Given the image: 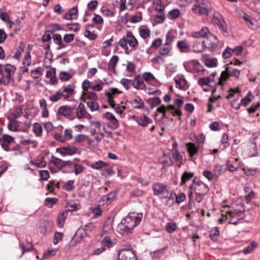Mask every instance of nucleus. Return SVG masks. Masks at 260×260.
Returning <instances> with one entry per match:
<instances>
[{
    "label": "nucleus",
    "mask_w": 260,
    "mask_h": 260,
    "mask_svg": "<svg viewBox=\"0 0 260 260\" xmlns=\"http://www.w3.org/2000/svg\"><path fill=\"white\" fill-rule=\"evenodd\" d=\"M143 216L142 213H129L118 224L117 231L123 236L132 234L134 229L140 223Z\"/></svg>",
    "instance_id": "1"
},
{
    "label": "nucleus",
    "mask_w": 260,
    "mask_h": 260,
    "mask_svg": "<svg viewBox=\"0 0 260 260\" xmlns=\"http://www.w3.org/2000/svg\"><path fill=\"white\" fill-rule=\"evenodd\" d=\"M1 147L5 151H13V154L15 155L22 154V152L20 148V145L15 142V138L8 134L3 135Z\"/></svg>",
    "instance_id": "2"
},
{
    "label": "nucleus",
    "mask_w": 260,
    "mask_h": 260,
    "mask_svg": "<svg viewBox=\"0 0 260 260\" xmlns=\"http://www.w3.org/2000/svg\"><path fill=\"white\" fill-rule=\"evenodd\" d=\"M119 46L124 49L125 53L128 54L129 52L127 44L132 48L133 50L137 49L138 42L131 31H127L126 36L121 38L118 42Z\"/></svg>",
    "instance_id": "3"
},
{
    "label": "nucleus",
    "mask_w": 260,
    "mask_h": 260,
    "mask_svg": "<svg viewBox=\"0 0 260 260\" xmlns=\"http://www.w3.org/2000/svg\"><path fill=\"white\" fill-rule=\"evenodd\" d=\"M194 14L207 16L212 11L211 4L204 0H196L191 8Z\"/></svg>",
    "instance_id": "4"
},
{
    "label": "nucleus",
    "mask_w": 260,
    "mask_h": 260,
    "mask_svg": "<svg viewBox=\"0 0 260 260\" xmlns=\"http://www.w3.org/2000/svg\"><path fill=\"white\" fill-rule=\"evenodd\" d=\"M16 71V68L15 66L10 64H6L4 67V71L2 70V77L0 80V83L2 84L8 85L11 82H14L12 76Z\"/></svg>",
    "instance_id": "5"
},
{
    "label": "nucleus",
    "mask_w": 260,
    "mask_h": 260,
    "mask_svg": "<svg viewBox=\"0 0 260 260\" xmlns=\"http://www.w3.org/2000/svg\"><path fill=\"white\" fill-rule=\"evenodd\" d=\"M194 189L196 196H205L209 191L208 187L201 181H196V179L192 180L191 183Z\"/></svg>",
    "instance_id": "6"
},
{
    "label": "nucleus",
    "mask_w": 260,
    "mask_h": 260,
    "mask_svg": "<svg viewBox=\"0 0 260 260\" xmlns=\"http://www.w3.org/2000/svg\"><path fill=\"white\" fill-rule=\"evenodd\" d=\"M77 148L72 145H67L56 149V152L60 153L62 156L72 155L77 153Z\"/></svg>",
    "instance_id": "7"
},
{
    "label": "nucleus",
    "mask_w": 260,
    "mask_h": 260,
    "mask_svg": "<svg viewBox=\"0 0 260 260\" xmlns=\"http://www.w3.org/2000/svg\"><path fill=\"white\" fill-rule=\"evenodd\" d=\"M118 260H137L136 253L129 249H122L119 252Z\"/></svg>",
    "instance_id": "8"
},
{
    "label": "nucleus",
    "mask_w": 260,
    "mask_h": 260,
    "mask_svg": "<svg viewBox=\"0 0 260 260\" xmlns=\"http://www.w3.org/2000/svg\"><path fill=\"white\" fill-rule=\"evenodd\" d=\"M94 225L92 223H89L83 227L80 228L76 232V236H79V238L83 239L88 235L89 232H91L94 228Z\"/></svg>",
    "instance_id": "9"
},
{
    "label": "nucleus",
    "mask_w": 260,
    "mask_h": 260,
    "mask_svg": "<svg viewBox=\"0 0 260 260\" xmlns=\"http://www.w3.org/2000/svg\"><path fill=\"white\" fill-rule=\"evenodd\" d=\"M184 68L188 72H200L204 71L203 67L197 60H192L189 64L184 66Z\"/></svg>",
    "instance_id": "10"
},
{
    "label": "nucleus",
    "mask_w": 260,
    "mask_h": 260,
    "mask_svg": "<svg viewBox=\"0 0 260 260\" xmlns=\"http://www.w3.org/2000/svg\"><path fill=\"white\" fill-rule=\"evenodd\" d=\"M153 190L154 194L156 196H167L168 194V190L167 188V186L161 183H157L153 184Z\"/></svg>",
    "instance_id": "11"
},
{
    "label": "nucleus",
    "mask_w": 260,
    "mask_h": 260,
    "mask_svg": "<svg viewBox=\"0 0 260 260\" xmlns=\"http://www.w3.org/2000/svg\"><path fill=\"white\" fill-rule=\"evenodd\" d=\"M62 93L64 100H67L69 97L74 94L76 85L74 83L69 84L67 85H64L63 87Z\"/></svg>",
    "instance_id": "12"
},
{
    "label": "nucleus",
    "mask_w": 260,
    "mask_h": 260,
    "mask_svg": "<svg viewBox=\"0 0 260 260\" xmlns=\"http://www.w3.org/2000/svg\"><path fill=\"white\" fill-rule=\"evenodd\" d=\"M75 108L76 106L72 107L68 105L61 106L59 107L57 114L67 117L71 115L73 111L75 110Z\"/></svg>",
    "instance_id": "13"
},
{
    "label": "nucleus",
    "mask_w": 260,
    "mask_h": 260,
    "mask_svg": "<svg viewBox=\"0 0 260 260\" xmlns=\"http://www.w3.org/2000/svg\"><path fill=\"white\" fill-rule=\"evenodd\" d=\"M132 86L137 90H145L146 86L140 75L136 76L135 79L132 80Z\"/></svg>",
    "instance_id": "14"
},
{
    "label": "nucleus",
    "mask_w": 260,
    "mask_h": 260,
    "mask_svg": "<svg viewBox=\"0 0 260 260\" xmlns=\"http://www.w3.org/2000/svg\"><path fill=\"white\" fill-rule=\"evenodd\" d=\"M176 47L181 53H186L191 51L188 42L185 39L178 41Z\"/></svg>",
    "instance_id": "15"
},
{
    "label": "nucleus",
    "mask_w": 260,
    "mask_h": 260,
    "mask_svg": "<svg viewBox=\"0 0 260 260\" xmlns=\"http://www.w3.org/2000/svg\"><path fill=\"white\" fill-rule=\"evenodd\" d=\"M176 86L180 89L186 90L188 88V85L184 77L182 76L175 79Z\"/></svg>",
    "instance_id": "16"
},
{
    "label": "nucleus",
    "mask_w": 260,
    "mask_h": 260,
    "mask_svg": "<svg viewBox=\"0 0 260 260\" xmlns=\"http://www.w3.org/2000/svg\"><path fill=\"white\" fill-rule=\"evenodd\" d=\"M70 210H67L59 213L57 217V225L59 228H62L64 225L65 220L67 218L69 212Z\"/></svg>",
    "instance_id": "17"
},
{
    "label": "nucleus",
    "mask_w": 260,
    "mask_h": 260,
    "mask_svg": "<svg viewBox=\"0 0 260 260\" xmlns=\"http://www.w3.org/2000/svg\"><path fill=\"white\" fill-rule=\"evenodd\" d=\"M56 74V69L54 68H51L46 72V77L50 79V83L52 85H55L58 83Z\"/></svg>",
    "instance_id": "18"
},
{
    "label": "nucleus",
    "mask_w": 260,
    "mask_h": 260,
    "mask_svg": "<svg viewBox=\"0 0 260 260\" xmlns=\"http://www.w3.org/2000/svg\"><path fill=\"white\" fill-rule=\"evenodd\" d=\"M198 83L202 87L208 86L212 87L213 86H216V85H214L215 82H214V79H211L209 77L199 78Z\"/></svg>",
    "instance_id": "19"
},
{
    "label": "nucleus",
    "mask_w": 260,
    "mask_h": 260,
    "mask_svg": "<svg viewBox=\"0 0 260 260\" xmlns=\"http://www.w3.org/2000/svg\"><path fill=\"white\" fill-rule=\"evenodd\" d=\"M210 31L207 27H203L201 30L191 33V37L194 38H207Z\"/></svg>",
    "instance_id": "20"
},
{
    "label": "nucleus",
    "mask_w": 260,
    "mask_h": 260,
    "mask_svg": "<svg viewBox=\"0 0 260 260\" xmlns=\"http://www.w3.org/2000/svg\"><path fill=\"white\" fill-rule=\"evenodd\" d=\"M78 7H74L63 16V18L67 20L76 19L78 17Z\"/></svg>",
    "instance_id": "21"
},
{
    "label": "nucleus",
    "mask_w": 260,
    "mask_h": 260,
    "mask_svg": "<svg viewBox=\"0 0 260 260\" xmlns=\"http://www.w3.org/2000/svg\"><path fill=\"white\" fill-rule=\"evenodd\" d=\"M136 120L142 126H147L148 124L152 122V119L145 115H142L136 117Z\"/></svg>",
    "instance_id": "22"
},
{
    "label": "nucleus",
    "mask_w": 260,
    "mask_h": 260,
    "mask_svg": "<svg viewBox=\"0 0 260 260\" xmlns=\"http://www.w3.org/2000/svg\"><path fill=\"white\" fill-rule=\"evenodd\" d=\"M76 110V117L78 119H83L85 117V115L87 113V111L85 110V106L80 103L78 107L75 108Z\"/></svg>",
    "instance_id": "23"
},
{
    "label": "nucleus",
    "mask_w": 260,
    "mask_h": 260,
    "mask_svg": "<svg viewBox=\"0 0 260 260\" xmlns=\"http://www.w3.org/2000/svg\"><path fill=\"white\" fill-rule=\"evenodd\" d=\"M122 92L119 90L117 88L111 87L107 89L105 91V94L106 96L108 98V99H114V98Z\"/></svg>",
    "instance_id": "24"
},
{
    "label": "nucleus",
    "mask_w": 260,
    "mask_h": 260,
    "mask_svg": "<svg viewBox=\"0 0 260 260\" xmlns=\"http://www.w3.org/2000/svg\"><path fill=\"white\" fill-rule=\"evenodd\" d=\"M206 48V45L205 44L204 41H197L194 42L192 46L193 51L194 53H201L203 52Z\"/></svg>",
    "instance_id": "25"
},
{
    "label": "nucleus",
    "mask_w": 260,
    "mask_h": 260,
    "mask_svg": "<svg viewBox=\"0 0 260 260\" xmlns=\"http://www.w3.org/2000/svg\"><path fill=\"white\" fill-rule=\"evenodd\" d=\"M82 100L85 102L86 100H91L92 101H96L98 99V95L94 92L86 91L82 93Z\"/></svg>",
    "instance_id": "26"
},
{
    "label": "nucleus",
    "mask_w": 260,
    "mask_h": 260,
    "mask_svg": "<svg viewBox=\"0 0 260 260\" xmlns=\"http://www.w3.org/2000/svg\"><path fill=\"white\" fill-rule=\"evenodd\" d=\"M207 45L206 48L210 50H214L217 46L218 41L217 37L215 36L212 35L209 40H207Z\"/></svg>",
    "instance_id": "27"
},
{
    "label": "nucleus",
    "mask_w": 260,
    "mask_h": 260,
    "mask_svg": "<svg viewBox=\"0 0 260 260\" xmlns=\"http://www.w3.org/2000/svg\"><path fill=\"white\" fill-rule=\"evenodd\" d=\"M186 146L189 156L192 157L198 152L200 145L198 144L197 146L194 143H188L186 144Z\"/></svg>",
    "instance_id": "28"
},
{
    "label": "nucleus",
    "mask_w": 260,
    "mask_h": 260,
    "mask_svg": "<svg viewBox=\"0 0 260 260\" xmlns=\"http://www.w3.org/2000/svg\"><path fill=\"white\" fill-rule=\"evenodd\" d=\"M105 117L107 119L109 120L112 124L114 129L117 128L119 126L118 120L115 118L113 114L110 112H106L105 114Z\"/></svg>",
    "instance_id": "29"
},
{
    "label": "nucleus",
    "mask_w": 260,
    "mask_h": 260,
    "mask_svg": "<svg viewBox=\"0 0 260 260\" xmlns=\"http://www.w3.org/2000/svg\"><path fill=\"white\" fill-rule=\"evenodd\" d=\"M194 176V173L190 172H184L181 175L180 185L185 184L186 182L190 180Z\"/></svg>",
    "instance_id": "30"
},
{
    "label": "nucleus",
    "mask_w": 260,
    "mask_h": 260,
    "mask_svg": "<svg viewBox=\"0 0 260 260\" xmlns=\"http://www.w3.org/2000/svg\"><path fill=\"white\" fill-rule=\"evenodd\" d=\"M114 244L115 242L111 240L110 238L108 236H105L101 242V246L105 248V250L112 247Z\"/></svg>",
    "instance_id": "31"
},
{
    "label": "nucleus",
    "mask_w": 260,
    "mask_h": 260,
    "mask_svg": "<svg viewBox=\"0 0 260 260\" xmlns=\"http://www.w3.org/2000/svg\"><path fill=\"white\" fill-rule=\"evenodd\" d=\"M245 14V23H246L247 25L252 29H256L259 28L258 22L255 19H249L246 16Z\"/></svg>",
    "instance_id": "32"
},
{
    "label": "nucleus",
    "mask_w": 260,
    "mask_h": 260,
    "mask_svg": "<svg viewBox=\"0 0 260 260\" xmlns=\"http://www.w3.org/2000/svg\"><path fill=\"white\" fill-rule=\"evenodd\" d=\"M247 150L248 151V156H255L256 154L257 151V146L256 145V142L253 141L251 142L249 145H247Z\"/></svg>",
    "instance_id": "33"
},
{
    "label": "nucleus",
    "mask_w": 260,
    "mask_h": 260,
    "mask_svg": "<svg viewBox=\"0 0 260 260\" xmlns=\"http://www.w3.org/2000/svg\"><path fill=\"white\" fill-rule=\"evenodd\" d=\"M62 159L54 156H52L50 160V162L53 164L59 171L62 169Z\"/></svg>",
    "instance_id": "34"
},
{
    "label": "nucleus",
    "mask_w": 260,
    "mask_h": 260,
    "mask_svg": "<svg viewBox=\"0 0 260 260\" xmlns=\"http://www.w3.org/2000/svg\"><path fill=\"white\" fill-rule=\"evenodd\" d=\"M227 70L228 69H226V70L222 72L220 76L218 79V82L215 83L214 85H216V86L222 85L223 84L222 82L223 81H226L229 78L230 74L227 72Z\"/></svg>",
    "instance_id": "35"
},
{
    "label": "nucleus",
    "mask_w": 260,
    "mask_h": 260,
    "mask_svg": "<svg viewBox=\"0 0 260 260\" xmlns=\"http://www.w3.org/2000/svg\"><path fill=\"white\" fill-rule=\"evenodd\" d=\"M103 15L107 18H111L113 17L115 13L114 11L108 9L105 7H102L100 10Z\"/></svg>",
    "instance_id": "36"
},
{
    "label": "nucleus",
    "mask_w": 260,
    "mask_h": 260,
    "mask_svg": "<svg viewBox=\"0 0 260 260\" xmlns=\"http://www.w3.org/2000/svg\"><path fill=\"white\" fill-rule=\"evenodd\" d=\"M118 60L119 57L118 56L114 55L112 56L108 64V70H114L117 65Z\"/></svg>",
    "instance_id": "37"
},
{
    "label": "nucleus",
    "mask_w": 260,
    "mask_h": 260,
    "mask_svg": "<svg viewBox=\"0 0 260 260\" xmlns=\"http://www.w3.org/2000/svg\"><path fill=\"white\" fill-rule=\"evenodd\" d=\"M226 170V168L225 166L217 164L215 165L214 167L213 172L214 175L216 176H219L223 174Z\"/></svg>",
    "instance_id": "38"
},
{
    "label": "nucleus",
    "mask_w": 260,
    "mask_h": 260,
    "mask_svg": "<svg viewBox=\"0 0 260 260\" xmlns=\"http://www.w3.org/2000/svg\"><path fill=\"white\" fill-rule=\"evenodd\" d=\"M257 246L258 244L256 241H251L249 245L245 247V254L252 252Z\"/></svg>",
    "instance_id": "39"
},
{
    "label": "nucleus",
    "mask_w": 260,
    "mask_h": 260,
    "mask_svg": "<svg viewBox=\"0 0 260 260\" xmlns=\"http://www.w3.org/2000/svg\"><path fill=\"white\" fill-rule=\"evenodd\" d=\"M166 110H174L171 112L173 116H178L179 117V119H181L180 116L182 115V112L181 111L180 109H176L174 105H170L168 106L167 107H166Z\"/></svg>",
    "instance_id": "40"
},
{
    "label": "nucleus",
    "mask_w": 260,
    "mask_h": 260,
    "mask_svg": "<svg viewBox=\"0 0 260 260\" xmlns=\"http://www.w3.org/2000/svg\"><path fill=\"white\" fill-rule=\"evenodd\" d=\"M218 27L219 30H220L221 34L224 36H227L228 35V32L227 31V26L224 20L222 21L221 22H219L217 23Z\"/></svg>",
    "instance_id": "41"
},
{
    "label": "nucleus",
    "mask_w": 260,
    "mask_h": 260,
    "mask_svg": "<svg viewBox=\"0 0 260 260\" xmlns=\"http://www.w3.org/2000/svg\"><path fill=\"white\" fill-rule=\"evenodd\" d=\"M143 81L149 83L150 82L155 80L154 76L150 72H145L142 75Z\"/></svg>",
    "instance_id": "42"
},
{
    "label": "nucleus",
    "mask_w": 260,
    "mask_h": 260,
    "mask_svg": "<svg viewBox=\"0 0 260 260\" xmlns=\"http://www.w3.org/2000/svg\"><path fill=\"white\" fill-rule=\"evenodd\" d=\"M62 97H63L62 93L60 91H58L54 94L51 95L49 96V100L52 102L55 103L59 101Z\"/></svg>",
    "instance_id": "43"
},
{
    "label": "nucleus",
    "mask_w": 260,
    "mask_h": 260,
    "mask_svg": "<svg viewBox=\"0 0 260 260\" xmlns=\"http://www.w3.org/2000/svg\"><path fill=\"white\" fill-rule=\"evenodd\" d=\"M32 130L37 136H41L42 133V127L41 125L38 122L33 124Z\"/></svg>",
    "instance_id": "44"
},
{
    "label": "nucleus",
    "mask_w": 260,
    "mask_h": 260,
    "mask_svg": "<svg viewBox=\"0 0 260 260\" xmlns=\"http://www.w3.org/2000/svg\"><path fill=\"white\" fill-rule=\"evenodd\" d=\"M107 166V164L103 161L99 160L90 165V167L93 169L100 170Z\"/></svg>",
    "instance_id": "45"
},
{
    "label": "nucleus",
    "mask_w": 260,
    "mask_h": 260,
    "mask_svg": "<svg viewBox=\"0 0 260 260\" xmlns=\"http://www.w3.org/2000/svg\"><path fill=\"white\" fill-rule=\"evenodd\" d=\"M174 197L175 198V203L178 204L184 202L186 199V196L183 192H180L178 194L176 193V194H174ZM174 203V202H173V203Z\"/></svg>",
    "instance_id": "46"
},
{
    "label": "nucleus",
    "mask_w": 260,
    "mask_h": 260,
    "mask_svg": "<svg viewBox=\"0 0 260 260\" xmlns=\"http://www.w3.org/2000/svg\"><path fill=\"white\" fill-rule=\"evenodd\" d=\"M133 104H135V105L134 106V108L135 109H142L144 108V103L142 100L139 98L138 97L137 99H135L133 101Z\"/></svg>",
    "instance_id": "47"
},
{
    "label": "nucleus",
    "mask_w": 260,
    "mask_h": 260,
    "mask_svg": "<svg viewBox=\"0 0 260 260\" xmlns=\"http://www.w3.org/2000/svg\"><path fill=\"white\" fill-rule=\"evenodd\" d=\"M205 65L208 68H213L217 65L216 58H207L205 60Z\"/></svg>",
    "instance_id": "48"
},
{
    "label": "nucleus",
    "mask_w": 260,
    "mask_h": 260,
    "mask_svg": "<svg viewBox=\"0 0 260 260\" xmlns=\"http://www.w3.org/2000/svg\"><path fill=\"white\" fill-rule=\"evenodd\" d=\"M27 246H25L22 243H20V248L22 250L21 255L20 256L21 257L26 251H31L33 249V246L31 243H27Z\"/></svg>",
    "instance_id": "49"
},
{
    "label": "nucleus",
    "mask_w": 260,
    "mask_h": 260,
    "mask_svg": "<svg viewBox=\"0 0 260 260\" xmlns=\"http://www.w3.org/2000/svg\"><path fill=\"white\" fill-rule=\"evenodd\" d=\"M72 77V76L70 73L65 71H61L59 75L60 80L63 82L69 80Z\"/></svg>",
    "instance_id": "50"
},
{
    "label": "nucleus",
    "mask_w": 260,
    "mask_h": 260,
    "mask_svg": "<svg viewBox=\"0 0 260 260\" xmlns=\"http://www.w3.org/2000/svg\"><path fill=\"white\" fill-rule=\"evenodd\" d=\"M172 49V46L169 45L166 43L160 48L159 53L161 55L168 54Z\"/></svg>",
    "instance_id": "51"
},
{
    "label": "nucleus",
    "mask_w": 260,
    "mask_h": 260,
    "mask_svg": "<svg viewBox=\"0 0 260 260\" xmlns=\"http://www.w3.org/2000/svg\"><path fill=\"white\" fill-rule=\"evenodd\" d=\"M139 34L143 39H147L150 36V30L148 28H139Z\"/></svg>",
    "instance_id": "52"
},
{
    "label": "nucleus",
    "mask_w": 260,
    "mask_h": 260,
    "mask_svg": "<svg viewBox=\"0 0 260 260\" xmlns=\"http://www.w3.org/2000/svg\"><path fill=\"white\" fill-rule=\"evenodd\" d=\"M87 105L91 111H95L99 109V105L95 101L87 102Z\"/></svg>",
    "instance_id": "53"
},
{
    "label": "nucleus",
    "mask_w": 260,
    "mask_h": 260,
    "mask_svg": "<svg viewBox=\"0 0 260 260\" xmlns=\"http://www.w3.org/2000/svg\"><path fill=\"white\" fill-rule=\"evenodd\" d=\"M98 5V2L96 0L91 1L88 3L87 5L88 11L92 12L96 10Z\"/></svg>",
    "instance_id": "54"
},
{
    "label": "nucleus",
    "mask_w": 260,
    "mask_h": 260,
    "mask_svg": "<svg viewBox=\"0 0 260 260\" xmlns=\"http://www.w3.org/2000/svg\"><path fill=\"white\" fill-rule=\"evenodd\" d=\"M177 229V225L175 222H169L166 225V230L169 233H173Z\"/></svg>",
    "instance_id": "55"
},
{
    "label": "nucleus",
    "mask_w": 260,
    "mask_h": 260,
    "mask_svg": "<svg viewBox=\"0 0 260 260\" xmlns=\"http://www.w3.org/2000/svg\"><path fill=\"white\" fill-rule=\"evenodd\" d=\"M120 83L127 90H128L130 88L131 85H132V80L123 78L120 80Z\"/></svg>",
    "instance_id": "56"
},
{
    "label": "nucleus",
    "mask_w": 260,
    "mask_h": 260,
    "mask_svg": "<svg viewBox=\"0 0 260 260\" xmlns=\"http://www.w3.org/2000/svg\"><path fill=\"white\" fill-rule=\"evenodd\" d=\"M48 31L49 32H54L56 31L61 30L62 28L58 23H53L47 26Z\"/></svg>",
    "instance_id": "57"
},
{
    "label": "nucleus",
    "mask_w": 260,
    "mask_h": 260,
    "mask_svg": "<svg viewBox=\"0 0 260 260\" xmlns=\"http://www.w3.org/2000/svg\"><path fill=\"white\" fill-rule=\"evenodd\" d=\"M31 63V56L29 52H27L24 57L22 61L23 66H30Z\"/></svg>",
    "instance_id": "58"
},
{
    "label": "nucleus",
    "mask_w": 260,
    "mask_h": 260,
    "mask_svg": "<svg viewBox=\"0 0 260 260\" xmlns=\"http://www.w3.org/2000/svg\"><path fill=\"white\" fill-rule=\"evenodd\" d=\"M149 104L152 108H154L159 105L161 103V100L158 97H155L149 99L148 101Z\"/></svg>",
    "instance_id": "59"
},
{
    "label": "nucleus",
    "mask_w": 260,
    "mask_h": 260,
    "mask_svg": "<svg viewBox=\"0 0 260 260\" xmlns=\"http://www.w3.org/2000/svg\"><path fill=\"white\" fill-rule=\"evenodd\" d=\"M42 68L41 67H38L35 70H32L30 72V75L32 78L34 79H37L39 77V76L41 75Z\"/></svg>",
    "instance_id": "60"
},
{
    "label": "nucleus",
    "mask_w": 260,
    "mask_h": 260,
    "mask_svg": "<svg viewBox=\"0 0 260 260\" xmlns=\"http://www.w3.org/2000/svg\"><path fill=\"white\" fill-rule=\"evenodd\" d=\"M73 166V172H74L76 175L80 174L83 171V167L79 164H76L74 162Z\"/></svg>",
    "instance_id": "61"
},
{
    "label": "nucleus",
    "mask_w": 260,
    "mask_h": 260,
    "mask_svg": "<svg viewBox=\"0 0 260 260\" xmlns=\"http://www.w3.org/2000/svg\"><path fill=\"white\" fill-rule=\"evenodd\" d=\"M180 12L177 9H174L170 11L169 15L171 19H176L179 17Z\"/></svg>",
    "instance_id": "62"
},
{
    "label": "nucleus",
    "mask_w": 260,
    "mask_h": 260,
    "mask_svg": "<svg viewBox=\"0 0 260 260\" xmlns=\"http://www.w3.org/2000/svg\"><path fill=\"white\" fill-rule=\"evenodd\" d=\"M84 36L89 39L90 40H94L97 38V35L93 32H91L88 29L86 28L84 32Z\"/></svg>",
    "instance_id": "63"
},
{
    "label": "nucleus",
    "mask_w": 260,
    "mask_h": 260,
    "mask_svg": "<svg viewBox=\"0 0 260 260\" xmlns=\"http://www.w3.org/2000/svg\"><path fill=\"white\" fill-rule=\"evenodd\" d=\"M39 175L41 180H47L50 177L49 171L47 170L40 171Z\"/></svg>",
    "instance_id": "64"
}]
</instances>
